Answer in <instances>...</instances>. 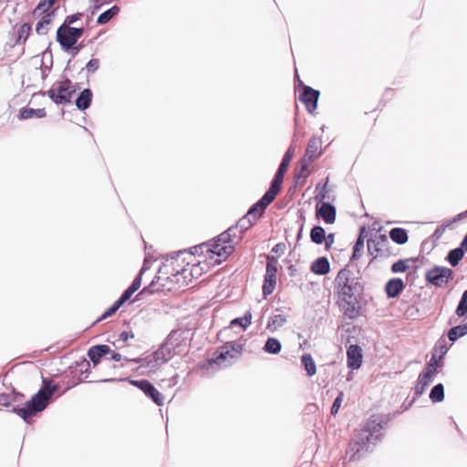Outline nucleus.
Wrapping results in <instances>:
<instances>
[{"instance_id": "nucleus-1", "label": "nucleus", "mask_w": 467, "mask_h": 467, "mask_svg": "<svg viewBox=\"0 0 467 467\" xmlns=\"http://www.w3.org/2000/svg\"><path fill=\"white\" fill-rule=\"evenodd\" d=\"M232 228L221 234L215 240L210 243H202L192 248V262L187 266L188 277L182 280L178 278V284L187 285L192 279H197L208 271L212 266L221 264L234 253V242L231 238Z\"/></svg>"}, {"instance_id": "nucleus-2", "label": "nucleus", "mask_w": 467, "mask_h": 467, "mask_svg": "<svg viewBox=\"0 0 467 467\" xmlns=\"http://www.w3.org/2000/svg\"><path fill=\"white\" fill-rule=\"evenodd\" d=\"M335 288L341 300L344 314L349 318L359 316L364 286L360 279L347 267L342 268L335 278Z\"/></svg>"}, {"instance_id": "nucleus-3", "label": "nucleus", "mask_w": 467, "mask_h": 467, "mask_svg": "<svg viewBox=\"0 0 467 467\" xmlns=\"http://www.w3.org/2000/svg\"><path fill=\"white\" fill-rule=\"evenodd\" d=\"M389 414L371 416L364 427L355 435L353 441L349 444L347 455L349 461L359 459L360 455L371 450L381 440L380 431L390 420Z\"/></svg>"}, {"instance_id": "nucleus-4", "label": "nucleus", "mask_w": 467, "mask_h": 467, "mask_svg": "<svg viewBox=\"0 0 467 467\" xmlns=\"http://www.w3.org/2000/svg\"><path fill=\"white\" fill-rule=\"evenodd\" d=\"M57 389V386L45 385L32 399L26 402L24 407L15 409V411L26 422L36 413L44 410L51 396Z\"/></svg>"}, {"instance_id": "nucleus-5", "label": "nucleus", "mask_w": 467, "mask_h": 467, "mask_svg": "<svg viewBox=\"0 0 467 467\" xmlns=\"http://www.w3.org/2000/svg\"><path fill=\"white\" fill-rule=\"evenodd\" d=\"M187 347L186 337L183 331L176 330L171 332L165 342L157 349L161 351L165 363L176 355L185 351Z\"/></svg>"}, {"instance_id": "nucleus-6", "label": "nucleus", "mask_w": 467, "mask_h": 467, "mask_svg": "<svg viewBox=\"0 0 467 467\" xmlns=\"http://www.w3.org/2000/svg\"><path fill=\"white\" fill-rule=\"evenodd\" d=\"M234 344L227 342L225 345L221 347L216 351V356L213 358L206 360L201 365L203 369V373L209 375L215 371L217 368L229 367L232 365V359L234 358Z\"/></svg>"}, {"instance_id": "nucleus-7", "label": "nucleus", "mask_w": 467, "mask_h": 467, "mask_svg": "<svg viewBox=\"0 0 467 467\" xmlns=\"http://www.w3.org/2000/svg\"><path fill=\"white\" fill-rule=\"evenodd\" d=\"M193 254L187 252H180L176 256L171 257L167 261V264L163 266V269L171 274L174 278L175 282L178 283V278L188 277V268L191 262H192Z\"/></svg>"}, {"instance_id": "nucleus-8", "label": "nucleus", "mask_w": 467, "mask_h": 467, "mask_svg": "<svg viewBox=\"0 0 467 467\" xmlns=\"http://www.w3.org/2000/svg\"><path fill=\"white\" fill-rule=\"evenodd\" d=\"M161 351H155L152 354L147 356L144 358H133L130 359V361L135 363H140V365L136 368V371L142 376L150 377L152 374L156 373L161 365L165 363L163 360V356H161Z\"/></svg>"}, {"instance_id": "nucleus-9", "label": "nucleus", "mask_w": 467, "mask_h": 467, "mask_svg": "<svg viewBox=\"0 0 467 467\" xmlns=\"http://www.w3.org/2000/svg\"><path fill=\"white\" fill-rule=\"evenodd\" d=\"M425 279L437 287H444L453 279V271L446 266L435 265L426 272Z\"/></svg>"}, {"instance_id": "nucleus-10", "label": "nucleus", "mask_w": 467, "mask_h": 467, "mask_svg": "<svg viewBox=\"0 0 467 467\" xmlns=\"http://www.w3.org/2000/svg\"><path fill=\"white\" fill-rule=\"evenodd\" d=\"M367 246L373 258L389 257L391 254L390 242L385 234H379L368 239Z\"/></svg>"}, {"instance_id": "nucleus-11", "label": "nucleus", "mask_w": 467, "mask_h": 467, "mask_svg": "<svg viewBox=\"0 0 467 467\" xmlns=\"http://www.w3.org/2000/svg\"><path fill=\"white\" fill-rule=\"evenodd\" d=\"M276 195V192L268 189L263 197L249 208L248 212L245 213L247 214V218L251 217V219L256 223L263 215L267 206L275 199Z\"/></svg>"}, {"instance_id": "nucleus-12", "label": "nucleus", "mask_w": 467, "mask_h": 467, "mask_svg": "<svg viewBox=\"0 0 467 467\" xmlns=\"http://www.w3.org/2000/svg\"><path fill=\"white\" fill-rule=\"evenodd\" d=\"M74 92L73 86L69 80L61 82L57 88H52L47 91L48 97L57 104H67L70 101Z\"/></svg>"}, {"instance_id": "nucleus-13", "label": "nucleus", "mask_w": 467, "mask_h": 467, "mask_svg": "<svg viewBox=\"0 0 467 467\" xmlns=\"http://www.w3.org/2000/svg\"><path fill=\"white\" fill-rule=\"evenodd\" d=\"M293 153L294 148L290 146L286 152L285 153V155L283 156L281 163L275 174L273 181L271 182L269 189H271L276 193H278L281 190V185L284 180V174L287 171Z\"/></svg>"}, {"instance_id": "nucleus-14", "label": "nucleus", "mask_w": 467, "mask_h": 467, "mask_svg": "<svg viewBox=\"0 0 467 467\" xmlns=\"http://www.w3.org/2000/svg\"><path fill=\"white\" fill-rule=\"evenodd\" d=\"M131 385L141 389L147 396L150 397L151 400L159 406L163 403V397L161 393L155 389V387L148 380H130Z\"/></svg>"}, {"instance_id": "nucleus-15", "label": "nucleus", "mask_w": 467, "mask_h": 467, "mask_svg": "<svg viewBox=\"0 0 467 467\" xmlns=\"http://www.w3.org/2000/svg\"><path fill=\"white\" fill-rule=\"evenodd\" d=\"M319 95L320 93L318 90L314 89L309 86L303 87V92L300 95L299 99L305 104L306 110L309 113H313L317 109Z\"/></svg>"}, {"instance_id": "nucleus-16", "label": "nucleus", "mask_w": 467, "mask_h": 467, "mask_svg": "<svg viewBox=\"0 0 467 467\" xmlns=\"http://www.w3.org/2000/svg\"><path fill=\"white\" fill-rule=\"evenodd\" d=\"M57 39L61 45L64 50H69L77 43V39L74 37L70 31V26L63 24L57 31Z\"/></svg>"}, {"instance_id": "nucleus-17", "label": "nucleus", "mask_w": 467, "mask_h": 467, "mask_svg": "<svg viewBox=\"0 0 467 467\" xmlns=\"http://www.w3.org/2000/svg\"><path fill=\"white\" fill-rule=\"evenodd\" d=\"M362 348L358 345H350L347 350V363L351 369H358L362 364Z\"/></svg>"}, {"instance_id": "nucleus-18", "label": "nucleus", "mask_w": 467, "mask_h": 467, "mask_svg": "<svg viewBox=\"0 0 467 467\" xmlns=\"http://www.w3.org/2000/svg\"><path fill=\"white\" fill-rule=\"evenodd\" d=\"M322 140L320 137L313 136L307 143L304 157L307 158L308 161H314L321 156Z\"/></svg>"}, {"instance_id": "nucleus-19", "label": "nucleus", "mask_w": 467, "mask_h": 467, "mask_svg": "<svg viewBox=\"0 0 467 467\" xmlns=\"http://www.w3.org/2000/svg\"><path fill=\"white\" fill-rule=\"evenodd\" d=\"M317 216L322 218L326 223L332 224L337 217L336 207L330 202H322L317 207Z\"/></svg>"}, {"instance_id": "nucleus-20", "label": "nucleus", "mask_w": 467, "mask_h": 467, "mask_svg": "<svg viewBox=\"0 0 467 467\" xmlns=\"http://www.w3.org/2000/svg\"><path fill=\"white\" fill-rule=\"evenodd\" d=\"M404 287L402 279L392 278L387 282L385 291L389 298H395L403 291Z\"/></svg>"}, {"instance_id": "nucleus-21", "label": "nucleus", "mask_w": 467, "mask_h": 467, "mask_svg": "<svg viewBox=\"0 0 467 467\" xmlns=\"http://www.w3.org/2000/svg\"><path fill=\"white\" fill-rule=\"evenodd\" d=\"M310 269L316 275H327L330 271L329 261L325 256L318 257L312 263Z\"/></svg>"}, {"instance_id": "nucleus-22", "label": "nucleus", "mask_w": 467, "mask_h": 467, "mask_svg": "<svg viewBox=\"0 0 467 467\" xmlns=\"http://www.w3.org/2000/svg\"><path fill=\"white\" fill-rule=\"evenodd\" d=\"M111 352L109 347L107 345H98L90 348L88 352V356L90 360L96 365L99 363V358L106 354Z\"/></svg>"}, {"instance_id": "nucleus-23", "label": "nucleus", "mask_w": 467, "mask_h": 467, "mask_svg": "<svg viewBox=\"0 0 467 467\" xmlns=\"http://www.w3.org/2000/svg\"><path fill=\"white\" fill-rule=\"evenodd\" d=\"M433 378L427 376L426 374L420 372L417 379V383L414 388L415 389V396L420 397L424 393L426 389L430 386V384L433 381Z\"/></svg>"}, {"instance_id": "nucleus-24", "label": "nucleus", "mask_w": 467, "mask_h": 467, "mask_svg": "<svg viewBox=\"0 0 467 467\" xmlns=\"http://www.w3.org/2000/svg\"><path fill=\"white\" fill-rule=\"evenodd\" d=\"M366 234H367L366 227L362 226L359 230L358 237V239L354 244V247H353V254L350 258L351 261L358 260L360 257V255H361L360 252L362 251V249L364 247V239H365Z\"/></svg>"}, {"instance_id": "nucleus-25", "label": "nucleus", "mask_w": 467, "mask_h": 467, "mask_svg": "<svg viewBox=\"0 0 467 467\" xmlns=\"http://www.w3.org/2000/svg\"><path fill=\"white\" fill-rule=\"evenodd\" d=\"M91 100L92 92L90 89L86 88L78 97L76 100V106L78 109L85 110L89 107Z\"/></svg>"}, {"instance_id": "nucleus-26", "label": "nucleus", "mask_w": 467, "mask_h": 467, "mask_svg": "<svg viewBox=\"0 0 467 467\" xmlns=\"http://www.w3.org/2000/svg\"><path fill=\"white\" fill-rule=\"evenodd\" d=\"M389 238L398 244H404L408 242V233L405 229L396 227L389 231Z\"/></svg>"}, {"instance_id": "nucleus-27", "label": "nucleus", "mask_w": 467, "mask_h": 467, "mask_svg": "<svg viewBox=\"0 0 467 467\" xmlns=\"http://www.w3.org/2000/svg\"><path fill=\"white\" fill-rule=\"evenodd\" d=\"M276 284V275L271 274H265L264 284H263V294L265 297L271 295L274 292Z\"/></svg>"}, {"instance_id": "nucleus-28", "label": "nucleus", "mask_w": 467, "mask_h": 467, "mask_svg": "<svg viewBox=\"0 0 467 467\" xmlns=\"http://www.w3.org/2000/svg\"><path fill=\"white\" fill-rule=\"evenodd\" d=\"M465 335H467V322L463 325L455 326L448 331V338L451 342H455Z\"/></svg>"}, {"instance_id": "nucleus-29", "label": "nucleus", "mask_w": 467, "mask_h": 467, "mask_svg": "<svg viewBox=\"0 0 467 467\" xmlns=\"http://www.w3.org/2000/svg\"><path fill=\"white\" fill-rule=\"evenodd\" d=\"M286 317L282 314H275L270 317L266 328L271 332H275L279 327L285 325Z\"/></svg>"}, {"instance_id": "nucleus-30", "label": "nucleus", "mask_w": 467, "mask_h": 467, "mask_svg": "<svg viewBox=\"0 0 467 467\" xmlns=\"http://www.w3.org/2000/svg\"><path fill=\"white\" fill-rule=\"evenodd\" d=\"M301 363L304 366L307 376L312 377L317 372L316 363L310 354H304L301 357Z\"/></svg>"}, {"instance_id": "nucleus-31", "label": "nucleus", "mask_w": 467, "mask_h": 467, "mask_svg": "<svg viewBox=\"0 0 467 467\" xmlns=\"http://www.w3.org/2000/svg\"><path fill=\"white\" fill-rule=\"evenodd\" d=\"M464 255V252L462 251V248L457 247L452 250H451L447 256L446 260L451 266H456L459 265L460 261L462 259Z\"/></svg>"}, {"instance_id": "nucleus-32", "label": "nucleus", "mask_w": 467, "mask_h": 467, "mask_svg": "<svg viewBox=\"0 0 467 467\" xmlns=\"http://www.w3.org/2000/svg\"><path fill=\"white\" fill-rule=\"evenodd\" d=\"M326 232L320 225H315L310 231V239L316 244H322L325 240Z\"/></svg>"}, {"instance_id": "nucleus-33", "label": "nucleus", "mask_w": 467, "mask_h": 467, "mask_svg": "<svg viewBox=\"0 0 467 467\" xmlns=\"http://www.w3.org/2000/svg\"><path fill=\"white\" fill-rule=\"evenodd\" d=\"M44 118L46 117V111L44 109H23L20 112V119H27L31 118Z\"/></svg>"}, {"instance_id": "nucleus-34", "label": "nucleus", "mask_w": 467, "mask_h": 467, "mask_svg": "<svg viewBox=\"0 0 467 467\" xmlns=\"http://www.w3.org/2000/svg\"><path fill=\"white\" fill-rule=\"evenodd\" d=\"M281 348L280 341L275 337H269L264 346V350L269 354H277L281 351Z\"/></svg>"}, {"instance_id": "nucleus-35", "label": "nucleus", "mask_w": 467, "mask_h": 467, "mask_svg": "<svg viewBox=\"0 0 467 467\" xmlns=\"http://www.w3.org/2000/svg\"><path fill=\"white\" fill-rule=\"evenodd\" d=\"M430 399L432 402H441L444 399V387L441 383L436 384L430 392Z\"/></svg>"}, {"instance_id": "nucleus-36", "label": "nucleus", "mask_w": 467, "mask_h": 467, "mask_svg": "<svg viewBox=\"0 0 467 467\" xmlns=\"http://www.w3.org/2000/svg\"><path fill=\"white\" fill-rule=\"evenodd\" d=\"M119 11V8L117 5L112 6L109 10L103 12L100 14L98 17V24H106L108 23L112 17H114Z\"/></svg>"}, {"instance_id": "nucleus-37", "label": "nucleus", "mask_w": 467, "mask_h": 467, "mask_svg": "<svg viewBox=\"0 0 467 467\" xmlns=\"http://www.w3.org/2000/svg\"><path fill=\"white\" fill-rule=\"evenodd\" d=\"M312 161H308L307 158L304 157L299 161V171L296 172V179H306L309 175L308 166Z\"/></svg>"}, {"instance_id": "nucleus-38", "label": "nucleus", "mask_w": 467, "mask_h": 467, "mask_svg": "<svg viewBox=\"0 0 467 467\" xmlns=\"http://www.w3.org/2000/svg\"><path fill=\"white\" fill-rule=\"evenodd\" d=\"M455 314L458 317H464L467 314V290L462 293L455 310Z\"/></svg>"}, {"instance_id": "nucleus-39", "label": "nucleus", "mask_w": 467, "mask_h": 467, "mask_svg": "<svg viewBox=\"0 0 467 467\" xmlns=\"http://www.w3.org/2000/svg\"><path fill=\"white\" fill-rule=\"evenodd\" d=\"M50 22H51V15L50 14H47L44 16H42L40 21L36 24V32L39 35L47 34V26L50 24Z\"/></svg>"}, {"instance_id": "nucleus-40", "label": "nucleus", "mask_w": 467, "mask_h": 467, "mask_svg": "<svg viewBox=\"0 0 467 467\" xmlns=\"http://www.w3.org/2000/svg\"><path fill=\"white\" fill-rule=\"evenodd\" d=\"M255 222L251 219V217L247 218V214H244L236 223L235 228H239L241 232H244L251 228Z\"/></svg>"}, {"instance_id": "nucleus-41", "label": "nucleus", "mask_w": 467, "mask_h": 467, "mask_svg": "<svg viewBox=\"0 0 467 467\" xmlns=\"http://www.w3.org/2000/svg\"><path fill=\"white\" fill-rule=\"evenodd\" d=\"M57 0H41L34 10V14L45 13L55 4Z\"/></svg>"}, {"instance_id": "nucleus-42", "label": "nucleus", "mask_w": 467, "mask_h": 467, "mask_svg": "<svg viewBox=\"0 0 467 467\" xmlns=\"http://www.w3.org/2000/svg\"><path fill=\"white\" fill-rule=\"evenodd\" d=\"M252 319L251 311H247L243 317L235 318V326H238L244 330L250 324Z\"/></svg>"}, {"instance_id": "nucleus-43", "label": "nucleus", "mask_w": 467, "mask_h": 467, "mask_svg": "<svg viewBox=\"0 0 467 467\" xmlns=\"http://www.w3.org/2000/svg\"><path fill=\"white\" fill-rule=\"evenodd\" d=\"M343 397H344V393L342 391H339L338 395L337 396V398L335 399V400L332 404V407L330 410L331 415L335 416L338 412V410L343 401Z\"/></svg>"}, {"instance_id": "nucleus-44", "label": "nucleus", "mask_w": 467, "mask_h": 467, "mask_svg": "<svg viewBox=\"0 0 467 467\" xmlns=\"http://www.w3.org/2000/svg\"><path fill=\"white\" fill-rule=\"evenodd\" d=\"M408 265L403 260H399L391 265V271L393 273H403L406 271Z\"/></svg>"}, {"instance_id": "nucleus-45", "label": "nucleus", "mask_w": 467, "mask_h": 467, "mask_svg": "<svg viewBox=\"0 0 467 467\" xmlns=\"http://www.w3.org/2000/svg\"><path fill=\"white\" fill-rule=\"evenodd\" d=\"M134 293H135V291L133 289H131L130 287L126 289L124 291V293L121 295V296L117 300L118 301V305L122 306L125 302H127L131 297V296Z\"/></svg>"}, {"instance_id": "nucleus-46", "label": "nucleus", "mask_w": 467, "mask_h": 467, "mask_svg": "<svg viewBox=\"0 0 467 467\" xmlns=\"http://www.w3.org/2000/svg\"><path fill=\"white\" fill-rule=\"evenodd\" d=\"M99 67V60L98 58L90 59L86 65V69L88 73H94Z\"/></svg>"}, {"instance_id": "nucleus-47", "label": "nucleus", "mask_w": 467, "mask_h": 467, "mask_svg": "<svg viewBox=\"0 0 467 467\" xmlns=\"http://www.w3.org/2000/svg\"><path fill=\"white\" fill-rule=\"evenodd\" d=\"M438 368L434 367L433 365L431 364H426L422 373L426 374L427 376H430V377H432L434 379V377L437 375L438 373V370H437Z\"/></svg>"}, {"instance_id": "nucleus-48", "label": "nucleus", "mask_w": 467, "mask_h": 467, "mask_svg": "<svg viewBox=\"0 0 467 467\" xmlns=\"http://www.w3.org/2000/svg\"><path fill=\"white\" fill-rule=\"evenodd\" d=\"M121 306L118 305V301H116L101 317V319H105L108 317L113 315Z\"/></svg>"}, {"instance_id": "nucleus-49", "label": "nucleus", "mask_w": 467, "mask_h": 467, "mask_svg": "<svg viewBox=\"0 0 467 467\" xmlns=\"http://www.w3.org/2000/svg\"><path fill=\"white\" fill-rule=\"evenodd\" d=\"M278 259L272 254L266 255V266L277 267L278 268Z\"/></svg>"}, {"instance_id": "nucleus-50", "label": "nucleus", "mask_w": 467, "mask_h": 467, "mask_svg": "<svg viewBox=\"0 0 467 467\" xmlns=\"http://www.w3.org/2000/svg\"><path fill=\"white\" fill-rule=\"evenodd\" d=\"M335 241V234L330 233L327 235H325V246L327 249H330V247L333 245Z\"/></svg>"}, {"instance_id": "nucleus-51", "label": "nucleus", "mask_w": 467, "mask_h": 467, "mask_svg": "<svg viewBox=\"0 0 467 467\" xmlns=\"http://www.w3.org/2000/svg\"><path fill=\"white\" fill-rule=\"evenodd\" d=\"M143 273V269L140 271V275L133 280L131 285L130 286L131 289H133L135 292L140 287L141 285V275Z\"/></svg>"}, {"instance_id": "nucleus-52", "label": "nucleus", "mask_w": 467, "mask_h": 467, "mask_svg": "<svg viewBox=\"0 0 467 467\" xmlns=\"http://www.w3.org/2000/svg\"><path fill=\"white\" fill-rule=\"evenodd\" d=\"M285 244L284 243H278L271 250L272 253L279 254H283L285 253Z\"/></svg>"}, {"instance_id": "nucleus-53", "label": "nucleus", "mask_w": 467, "mask_h": 467, "mask_svg": "<svg viewBox=\"0 0 467 467\" xmlns=\"http://www.w3.org/2000/svg\"><path fill=\"white\" fill-rule=\"evenodd\" d=\"M427 364H431L436 368L442 366L441 359H438L435 354L432 355V357L431 358Z\"/></svg>"}, {"instance_id": "nucleus-54", "label": "nucleus", "mask_w": 467, "mask_h": 467, "mask_svg": "<svg viewBox=\"0 0 467 467\" xmlns=\"http://www.w3.org/2000/svg\"><path fill=\"white\" fill-rule=\"evenodd\" d=\"M435 348H436V349L437 348L440 349V359H442L444 355L447 353V350H448L447 347L443 344L440 345V341H438Z\"/></svg>"}, {"instance_id": "nucleus-55", "label": "nucleus", "mask_w": 467, "mask_h": 467, "mask_svg": "<svg viewBox=\"0 0 467 467\" xmlns=\"http://www.w3.org/2000/svg\"><path fill=\"white\" fill-rule=\"evenodd\" d=\"M134 337V335L131 333V332H128V331H123L120 333L119 335V340L123 341V342H126L128 341L130 338H132Z\"/></svg>"}, {"instance_id": "nucleus-56", "label": "nucleus", "mask_w": 467, "mask_h": 467, "mask_svg": "<svg viewBox=\"0 0 467 467\" xmlns=\"http://www.w3.org/2000/svg\"><path fill=\"white\" fill-rule=\"evenodd\" d=\"M70 31L72 32L74 37L78 40L83 35L84 29L70 27Z\"/></svg>"}, {"instance_id": "nucleus-57", "label": "nucleus", "mask_w": 467, "mask_h": 467, "mask_svg": "<svg viewBox=\"0 0 467 467\" xmlns=\"http://www.w3.org/2000/svg\"><path fill=\"white\" fill-rule=\"evenodd\" d=\"M78 20V16L76 15H73V16H68L67 18H66V21H65V25L66 24H73L75 23L76 21Z\"/></svg>"}, {"instance_id": "nucleus-58", "label": "nucleus", "mask_w": 467, "mask_h": 467, "mask_svg": "<svg viewBox=\"0 0 467 467\" xmlns=\"http://www.w3.org/2000/svg\"><path fill=\"white\" fill-rule=\"evenodd\" d=\"M277 271H278V268L276 266L275 267L266 266V269H265V273L271 274V275H275L277 274Z\"/></svg>"}, {"instance_id": "nucleus-59", "label": "nucleus", "mask_w": 467, "mask_h": 467, "mask_svg": "<svg viewBox=\"0 0 467 467\" xmlns=\"http://www.w3.org/2000/svg\"><path fill=\"white\" fill-rule=\"evenodd\" d=\"M460 248H462V251L465 253L467 252V234H465L463 240L462 241Z\"/></svg>"}, {"instance_id": "nucleus-60", "label": "nucleus", "mask_w": 467, "mask_h": 467, "mask_svg": "<svg viewBox=\"0 0 467 467\" xmlns=\"http://www.w3.org/2000/svg\"><path fill=\"white\" fill-rule=\"evenodd\" d=\"M111 353V358L115 361H119L121 359V355L119 353H116V352H110Z\"/></svg>"}, {"instance_id": "nucleus-61", "label": "nucleus", "mask_w": 467, "mask_h": 467, "mask_svg": "<svg viewBox=\"0 0 467 467\" xmlns=\"http://www.w3.org/2000/svg\"><path fill=\"white\" fill-rule=\"evenodd\" d=\"M327 182H325V184H324L323 192H320V193L318 194V196H317V197H320V199H324V198H326V192H325V188L327 187Z\"/></svg>"}, {"instance_id": "nucleus-62", "label": "nucleus", "mask_w": 467, "mask_h": 467, "mask_svg": "<svg viewBox=\"0 0 467 467\" xmlns=\"http://www.w3.org/2000/svg\"><path fill=\"white\" fill-rule=\"evenodd\" d=\"M467 216V210L463 213H461L457 215L458 219H462V217Z\"/></svg>"}, {"instance_id": "nucleus-63", "label": "nucleus", "mask_w": 467, "mask_h": 467, "mask_svg": "<svg viewBox=\"0 0 467 467\" xmlns=\"http://www.w3.org/2000/svg\"><path fill=\"white\" fill-rule=\"evenodd\" d=\"M455 322H456V320H455V319H453L452 317H451V318H450V320H449V324H450V325H451V324H453V323H455Z\"/></svg>"}, {"instance_id": "nucleus-64", "label": "nucleus", "mask_w": 467, "mask_h": 467, "mask_svg": "<svg viewBox=\"0 0 467 467\" xmlns=\"http://www.w3.org/2000/svg\"><path fill=\"white\" fill-rule=\"evenodd\" d=\"M228 330V328L222 330L219 334L220 337L223 336V334Z\"/></svg>"}]
</instances>
